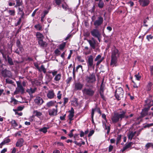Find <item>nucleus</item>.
<instances>
[{
    "mask_svg": "<svg viewBox=\"0 0 153 153\" xmlns=\"http://www.w3.org/2000/svg\"><path fill=\"white\" fill-rule=\"evenodd\" d=\"M145 102L146 103V105L148 107L147 108H149V109L150 107L152 106V100L151 97L145 100Z\"/></svg>",
    "mask_w": 153,
    "mask_h": 153,
    "instance_id": "nucleus-19",
    "label": "nucleus"
},
{
    "mask_svg": "<svg viewBox=\"0 0 153 153\" xmlns=\"http://www.w3.org/2000/svg\"><path fill=\"white\" fill-rule=\"evenodd\" d=\"M110 124H109L106 127H105V128H104L105 129V130H107V134H108L109 133L110 130Z\"/></svg>",
    "mask_w": 153,
    "mask_h": 153,
    "instance_id": "nucleus-45",
    "label": "nucleus"
},
{
    "mask_svg": "<svg viewBox=\"0 0 153 153\" xmlns=\"http://www.w3.org/2000/svg\"><path fill=\"white\" fill-rule=\"evenodd\" d=\"M57 98L59 100H60L62 97V94H61V91H59L57 94Z\"/></svg>",
    "mask_w": 153,
    "mask_h": 153,
    "instance_id": "nucleus-52",
    "label": "nucleus"
},
{
    "mask_svg": "<svg viewBox=\"0 0 153 153\" xmlns=\"http://www.w3.org/2000/svg\"><path fill=\"white\" fill-rule=\"evenodd\" d=\"M16 45L17 47L20 46H22L21 44L20 41L19 39L17 40L16 41Z\"/></svg>",
    "mask_w": 153,
    "mask_h": 153,
    "instance_id": "nucleus-54",
    "label": "nucleus"
},
{
    "mask_svg": "<svg viewBox=\"0 0 153 153\" xmlns=\"http://www.w3.org/2000/svg\"><path fill=\"white\" fill-rule=\"evenodd\" d=\"M74 84L75 90H80L82 89L83 86V85L79 82H75Z\"/></svg>",
    "mask_w": 153,
    "mask_h": 153,
    "instance_id": "nucleus-13",
    "label": "nucleus"
},
{
    "mask_svg": "<svg viewBox=\"0 0 153 153\" xmlns=\"http://www.w3.org/2000/svg\"><path fill=\"white\" fill-rule=\"evenodd\" d=\"M122 136L121 135H118L117 138L116 145H117L120 142Z\"/></svg>",
    "mask_w": 153,
    "mask_h": 153,
    "instance_id": "nucleus-44",
    "label": "nucleus"
},
{
    "mask_svg": "<svg viewBox=\"0 0 153 153\" xmlns=\"http://www.w3.org/2000/svg\"><path fill=\"white\" fill-rule=\"evenodd\" d=\"M24 140L22 138L19 139L16 143V147H21L23 145Z\"/></svg>",
    "mask_w": 153,
    "mask_h": 153,
    "instance_id": "nucleus-20",
    "label": "nucleus"
},
{
    "mask_svg": "<svg viewBox=\"0 0 153 153\" xmlns=\"http://www.w3.org/2000/svg\"><path fill=\"white\" fill-rule=\"evenodd\" d=\"M113 146H112L111 145H110L109 147V148H108V151L109 152H111L113 149Z\"/></svg>",
    "mask_w": 153,
    "mask_h": 153,
    "instance_id": "nucleus-63",
    "label": "nucleus"
},
{
    "mask_svg": "<svg viewBox=\"0 0 153 153\" xmlns=\"http://www.w3.org/2000/svg\"><path fill=\"white\" fill-rule=\"evenodd\" d=\"M68 99L67 98L65 97L64 99V102L63 104V105L65 106V105L68 102Z\"/></svg>",
    "mask_w": 153,
    "mask_h": 153,
    "instance_id": "nucleus-53",
    "label": "nucleus"
},
{
    "mask_svg": "<svg viewBox=\"0 0 153 153\" xmlns=\"http://www.w3.org/2000/svg\"><path fill=\"white\" fill-rule=\"evenodd\" d=\"M104 59V57H102V56H101V59L98 62H97L96 63V65L98 66L100 64L102 61Z\"/></svg>",
    "mask_w": 153,
    "mask_h": 153,
    "instance_id": "nucleus-49",
    "label": "nucleus"
},
{
    "mask_svg": "<svg viewBox=\"0 0 153 153\" xmlns=\"http://www.w3.org/2000/svg\"><path fill=\"white\" fill-rule=\"evenodd\" d=\"M151 147L153 148V143H148L145 145V148L146 150Z\"/></svg>",
    "mask_w": 153,
    "mask_h": 153,
    "instance_id": "nucleus-37",
    "label": "nucleus"
},
{
    "mask_svg": "<svg viewBox=\"0 0 153 153\" xmlns=\"http://www.w3.org/2000/svg\"><path fill=\"white\" fill-rule=\"evenodd\" d=\"M40 71H39L40 72L42 71L45 74H46V69L45 68L44 66L42 65H41L40 68Z\"/></svg>",
    "mask_w": 153,
    "mask_h": 153,
    "instance_id": "nucleus-38",
    "label": "nucleus"
},
{
    "mask_svg": "<svg viewBox=\"0 0 153 153\" xmlns=\"http://www.w3.org/2000/svg\"><path fill=\"white\" fill-rule=\"evenodd\" d=\"M94 130H92L90 131L89 134L88 135V137H90L94 133Z\"/></svg>",
    "mask_w": 153,
    "mask_h": 153,
    "instance_id": "nucleus-57",
    "label": "nucleus"
},
{
    "mask_svg": "<svg viewBox=\"0 0 153 153\" xmlns=\"http://www.w3.org/2000/svg\"><path fill=\"white\" fill-rule=\"evenodd\" d=\"M45 80H47L48 82H50L52 79V76L49 74H45Z\"/></svg>",
    "mask_w": 153,
    "mask_h": 153,
    "instance_id": "nucleus-30",
    "label": "nucleus"
},
{
    "mask_svg": "<svg viewBox=\"0 0 153 153\" xmlns=\"http://www.w3.org/2000/svg\"><path fill=\"white\" fill-rule=\"evenodd\" d=\"M101 55L99 54L97 55L96 57V58L94 59V61L96 62L97 61L98 62L101 59Z\"/></svg>",
    "mask_w": 153,
    "mask_h": 153,
    "instance_id": "nucleus-48",
    "label": "nucleus"
},
{
    "mask_svg": "<svg viewBox=\"0 0 153 153\" xmlns=\"http://www.w3.org/2000/svg\"><path fill=\"white\" fill-rule=\"evenodd\" d=\"M49 127H43V128H41L39 130V131L42 132L45 134L48 131V129Z\"/></svg>",
    "mask_w": 153,
    "mask_h": 153,
    "instance_id": "nucleus-33",
    "label": "nucleus"
},
{
    "mask_svg": "<svg viewBox=\"0 0 153 153\" xmlns=\"http://www.w3.org/2000/svg\"><path fill=\"white\" fill-rule=\"evenodd\" d=\"M98 6L100 8H102L104 6V3L102 0H99Z\"/></svg>",
    "mask_w": 153,
    "mask_h": 153,
    "instance_id": "nucleus-36",
    "label": "nucleus"
},
{
    "mask_svg": "<svg viewBox=\"0 0 153 153\" xmlns=\"http://www.w3.org/2000/svg\"><path fill=\"white\" fill-rule=\"evenodd\" d=\"M72 104L75 106H77L78 105V99L76 98H75L74 100L72 101Z\"/></svg>",
    "mask_w": 153,
    "mask_h": 153,
    "instance_id": "nucleus-40",
    "label": "nucleus"
},
{
    "mask_svg": "<svg viewBox=\"0 0 153 153\" xmlns=\"http://www.w3.org/2000/svg\"><path fill=\"white\" fill-rule=\"evenodd\" d=\"M33 113L34 115H33V117L36 116L38 118H39L40 117L42 114V113L37 110H34L33 112Z\"/></svg>",
    "mask_w": 153,
    "mask_h": 153,
    "instance_id": "nucleus-29",
    "label": "nucleus"
},
{
    "mask_svg": "<svg viewBox=\"0 0 153 153\" xmlns=\"http://www.w3.org/2000/svg\"><path fill=\"white\" fill-rule=\"evenodd\" d=\"M95 108H92L91 110V118L94 117V112L95 111Z\"/></svg>",
    "mask_w": 153,
    "mask_h": 153,
    "instance_id": "nucleus-59",
    "label": "nucleus"
},
{
    "mask_svg": "<svg viewBox=\"0 0 153 153\" xmlns=\"http://www.w3.org/2000/svg\"><path fill=\"white\" fill-rule=\"evenodd\" d=\"M134 76H135L136 79L138 80H139L141 78V76L139 75V73H138L137 74H136Z\"/></svg>",
    "mask_w": 153,
    "mask_h": 153,
    "instance_id": "nucleus-51",
    "label": "nucleus"
},
{
    "mask_svg": "<svg viewBox=\"0 0 153 153\" xmlns=\"http://www.w3.org/2000/svg\"><path fill=\"white\" fill-rule=\"evenodd\" d=\"M86 80L89 83H93L95 82L96 79L95 74L94 73L90 74L89 76H86Z\"/></svg>",
    "mask_w": 153,
    "mask_h": 153,
    "instance_id": "nucleus-7",
    "label": "nucleus"
},
{
    "mask_svg": "<svg viewBox=\"0 0 153 153\" xmlns=\"http://www.w3.org/2000/svg\"><path fill=\"white\" fill-rule=\"evenodd\" d=\"M6 83L10 84H12L13 83V82L12 80L8 79H6Z\"/></svg>",
    "mask_w": 153,
    "mask_h": 153,
    "instance_id": "nucleus-50",
    "label": "nucleus"
},
{
    "mask_svg": "<svg viewBox=\"0 0 153 153\" xmlns=\"http://www.w3.org/2000/svg\"><path fill=\"white\" fill-rule=\"evenodd\" d=\"M140 5L143 7L147 6L150 3L149 0H139Z\"/></svg>",
    "mask_w": 153,
    "mask_h": 153,
    "instance_id": "nucleus-14",
    "label": "nucleus"
},
{
    "mask_svg": "<svg viewBox=\"0 0 153 153\" xmlns=\"http://www.w3.org/2000/svg\"><path fill=\"white\" fill-rule=\"evenodd\" d=\"M34 27L39 30H41L42 29V27L39 24H38L37 25H35Z\"/></svg>",
    "mask_w": 153,
    "mask_h": 153,
    "instance_id": "nucleus-47",
    "label": "nucleus"
},
{
    "mask_svg": "<svg viewBox=\"0 0 153 153\" xmlns=\"http://www.w3.org/2000/svg\"><path fill=\"white\" fill-rule=\"evenodd\" d=\"M87 62L88 68L92 67L94 68L95 65L93 63V57L92 55H90L88 57Z\"/></svg>",
    "mask_w": 153,
    "mask_h": 153,
    "instance_id": "nucleus-8",
    "label": "nucleus"
},
{
    "mask_svg": "<svg viewBox=\"0 0 153 153\" xmlns=\"http://www.w3.org/2000/svg\"><path fill=\"white\" fill-rule=\"evenodd\" d=\"M87 41L91 48L94 49H95L96 48V42L94 39V38H92L91 40L88 39Z\"/></svg>",
    "mask_w": 153,
    "mask_h": 153,
    "instance_id": "nucleus-11",
    "label": "nucleus"
},
{
    "mask_svg": "<svg viewBox=\"0 0 153 153\" xmlns=\"http://www.w3.org/2000/svg\"><path fill=\"white\" fill-rule=\"evenodd\" d=\"M149 109V108H144L141 113L140 116V117H143L147 114L148 111Z\"/></svg>",
    "mask_w": 153,
    "mask_h": 153,
    "instance_id": "nucleus-18",
    "label": "nucleus"
},
{
    "mask_svg": "<svg viewBox=\"0 0 153 153\" xmlns=\"http://www.w3.org/2000/svg\"><path fill=\"white\" fill-rule=\"evenodd\" d=\"M47 97L49 99H52L55 97V94L53 90L49 91L47 95Z\"/></svg>",
    "mask_w": 153,
    "mask_h": 153,
    "instance_id": "nucleus-16",
    "label": "nucleus"
},
{
    "mask_svg": "<svg viewBox=\"0 0 153 153\" xmlns=\"http://www.w3.org/2000/svg\"><path fill=\"white\" fill-rule=\"evenodd\" d=\"M14 102V104H16L18 102V101L14 98H11V102Z\"/></svg>",
    "mask_w": 153,
    "mask_h": 153,
    "instance_id": "nucleus-61",
    "label": "nucleus"
},
{
    "mask_svg": "<svg viewBox=\"0 0 153 153\" xmlns=\"http://www.w3.org/2000/svg\"><path fill=\"white\" fill-rule=\"evenodd\" d=\"M95 109V111H96L100 114H101V112L100 111L99 108H97L96 107Z\"/></svg>",
    "mask_w": 153,
    "mask_h": 153,
    "instance_id": "nucleus-58",
    "label": "nucleus"
},
{
    "mask_svg": "<svg viewBox=\"0 0 153 153\" xmlns=\"http://www.w3.org/2000/svg\"><path fill=\"white\" fill-rule=\"evenodd\" d=\"M124 91L123 88L121 87L117 88L115 92V96L118 100H120L121 98L123 97Z\"/></svg>",
    "mask_w": 153,
    "mask_h": 153,
    "instance_id": "nucleus-4",
    "label": "nucleus"
},
{
    "mask_svg": "<svg viewBox=\"0 0 153 153\" xmlns=\"http://www.w3.org/2000/svg\"><path fill=\"white\" fill-rule=\"evenodd\" d=\"M66 45L65 43L64 42L59 45V49L61 50L63 49L65 47Z\"/></svg>",
    "mask_w": 153,
    "mask_h": 153,
    "instance_id": "nucleus-46",
    "label": "nucleus"
},
{
    "mask_svg": "<svg viewBox=\"0 0 153 153\" xmlns=\"http://www.w3.org/2000/svg\"><path fill=\"white\" fill-rule=\"evenodd\" d=\"M153 84L151 82H149L146 87V89L148 91H150L151 89V87L152 86Z\"/></svg>",
    "mask_w": 153,
    "mask_h": 153,
    "instance_id": "nucleus-39",
    "label": "nucleus"
},
{
    "mask_svg": "<svg viewBox=\"0 0 153 153\" xmlns=\"http://www.w3.org/2000/svg\"><path fill=\"white\" fill-rule=\"evenodd\" d=\"M18 14L21 15V17H22L24 15V13L23 11V7L22 6L21 7H18Z\"/></svg>",
    "mask_w": 153,
    "mask_h": 153,
    "instance_id": "nucleus-25",
    "label": "nucleus"
},
{
    "mask_svg": "<svg viewBox=\"0 0 153 153\" xmlns=\"http://www.w3.org/2000/svg\"><path fill=\"white\" fill-rule=\"evenodd\" d=\"M1 74L4 78H11L12 76L11 72L6 68L2 69L1 70Z\"/></svg>",
    "mask_w": 153,
    "mask_h": 153,
    "instance_id": "nucleus-6",
    "label": "nucleus"
},
{
    "mask_svg": "<svg viewBox=\"0 0 153 153\" xmlns=\"http://www.w3.org/2000/svg\"><path fill=\"white\" fill-rule=\"evenodd\" d=\"M35 103L38 105H41L44 102L42 99L39 97H36L34 100Z\"/></svg>",
    "mask_w": 153,
    "mask_h": 153,
    "instance_id": "nucleus-12",
    "label": "nucleus"
},
{
    "mask_svg": "<svg viewBox=\"0 0 153 153\" xmlns=\"http://www.w3.org/2000/svg\"><path fill=\"white\" fill-rule=\"evenodd\" d=\"M146 38L148 40V41H149L150 39H152L153 38V36L151 35H147L146 36Z\"/></svg>",
    "mask_w": 153,
    "mask_h": 153,
    "instance_id": "nucleus-60",
    "label": "nucleus"
},
{
    "mask_svg": "<svg viewBox=\"0 0 153 153\" xmlns=\"http://www.w3.org/2000/svg\"><path fill=\"white\" fill-rule=\"evenodd\" d=\"M120 52L117 49L115 48L112 49L110 64L111 65L117 66V59L120 56Z\"/></svg>",
    "mask_w": 153,
    "mask_h": 153,
    "instance_id": "nucleus-2",
    "label": "nucleus"
},
{
    "mask_svg": "<svg viewBox=\"0 0 153 153\" xmlns=\"http://www.w3.org/2000/svg\"><path fill=\"white\" fill-rule=\"evenodd\" d=\"M16 82L17 87L14 92V95L18 94L19 93H21L22 94H24L25 92V88L23 87L21 82L18 81H17Z\"/></svg>",
    "mask_w": 153,
    "mask_h": 153,
    "instance_id": "nucleus-3",
    "label": "nucleus"
},
{
    "mask_svg": "<svg viewBox=\"0 0 153 153\" xmlns=\"http://www.w3.org/2000/svg\"><path fill=\"white\" fill-rule=\"evenodd\" d=\"M82 92L84 95L92 97L93 96L95 91L91 88H85L82 90Z\"/></svg>",
    "mask_w": 153,
    "mask_h": 153,
    "instance_id": "nucleus-5",
    "label": "nucleus"
},
{
    "mask_svg": "<svg viewBox=\"0 0 153 153\" xmlns=\"http://www.w3.org/2000/svg\"><path fill=\"white\" fill-rule=\"evenodd\" d=\"M102 117L104 119L106 122H107V120L106 118V116L104 114H103L102 115Z\"/></svg>",
    "mask_w": 153,
    "mask_h": 153,
    "instance_id": "nucleus-62",
    "label": "nucleus"
},
{
    "mask_svg": "<svg viewBox=\"0 0 153 153\" xmlns=\"http://www.w3.org/2000/svg\"><path fill=\"white\" fill-rule=\"evenodd\" d=\"M16 2V4L15 5L14 7L17 8L18 7L22 6L23 4L22 0H15Z\"/></svg>",
    "mask_w": 153,
    "mask_h": 153,
    "instance_id": "nucleus-27",
    "label": "nucleus"
},
{
    "mask_svg": "<svg viewBox=\"0 0 153 153\" xmlns=\"http://www.w3.org/2000/svg\"><path fill=\"white\" fill-rule=\"evenodd\" d=\"M49 114L51 116H55L57 115V109L53 108L49 109L48 110Z\"/></svg>",
    "mask_w": 153,
    "mask_h": 153,
    "instance_id": "nucleus-15",
    "label": "nucleus"
},
{
    "mask_svg": "<svg viewBox=\"0 0 153 153\" xmlns=\"http://www.w3.org/2000/svg\"><path fill=\"white\" fill-rule=\"evenodd\" d=\"M36 36L38 41L43 40L44 37L42 34L39 32H37L36 33Z\"/></svg>",
    "mask_w": 153,
    "mask_h": 153,
    "instance_id": "nucleus-23",
    "label": "nucleus"
},
{
    "mask_svg": "<svg viewBox=\"0 0 153 153\" xmlns=\"http://www.w3.org/2000/svg\"><path fill=\"white\" fill-rule=\"evenodd\" d=\"M77 59L78 61L80 62H82L84 61V60L81 58V57L80 56H77Z\"/></svg>",
    "mask_w": 153,
    "mask_h": 153,
    "instance_id": "nucleus-55",
    "label": "nucleus"
},
{
    "mask_svg": "<svg viewBox=\"0 0 153 153\" xmlns=\"http://www.w3.org/2000/svg\"><path fill=\"white\" fill-rule=\"evenodd\" d=\"M133 114H131L130 115L127 114L126 110H122L119 112H115L111 118V120L114 123H116L121 121L123 119H127L129 117H131Z\"/></svg>",
    "mask_w": 153,
    "mask_h": 153,
    "instance_id": "nucleus-1",
    "label": "nucleus"
},
{
    "mask_svg": "<svg viewBox=\"0 0 153 153\" xmlns=\"http://www.w3.org/2000/svg\"><path fill=\"white\" fill-rule=\"evenodd\" d=\"M91 33L93 36L97 38L99 42H100L101 35L97 30L94 29L91 31Z\"/></svg>",
    "mask_w": 153,
    "mask_h": 153,
    "instance_id": "nucleus-9",
    "label": "nucleus"
},
{
    "mask_svg": "<svg viewBox=\"0 0 153 153\" xmlns=\"http://www.w3.org/2000/svg\"><path fill=\"white\" fill-rule=\"evenodd\" d=\"M7 61L8 63L10 65H14L13 62V61L12 59L9 56H7Z\"/></svg>",
    "mask_w": 153,
    "mask_h": 153,
    "instance_id": "nucleus-35",
    "label": "nucleus"
},
{
    "mask_svg": "<svg viewBox=\"0 0 153 153\" xmlns=\"http://www.w3.org/2000/svg\"><path fill=\"white\" fill-rule=\"evenodd\" d=\"M36 90V88H30V89H27L26 90L27 92L28 93L30 96L33 94L34 93Z\"/></svg>",
    "mask_w": 153,
    "mask_h": 153,
    "instance_id": "nucleus-22",
    "label": "nucleus"
},
{
    "mask_svg": "<svg viewBox=\"0 0 153 153\" xmlns=\"http://www.w3.org/2000/svg\"><path fill=\"white\" fill-rule=\"evenodd\" d=\"M10 141V139L8 138H5L3 141L0 144V146L2 147L3 145H5L7 143Z\"/></svg>",
    "mask_w": 153,
    "mask_h": 153,
    "instance_id": "nucleus-26",
    "label": "nucleus"
},
{
    "mask_svg": "<svg viewBox=\"0 0 153 153\" xmlns=\"http://www.w3.org/2000/svg\"><path fill=\"white\" fill-rule=\"evenodd\" d=\"M104 89L103 87L102 86V85H101L100 90V94L101 96V97L102 99L104 100H105V96L104 95Z\"/></svg>",
    "mask_w": 153,
    "mask_h": 153,
    "instance_id": "nucleus-21",
    "label": "nucleus"
},
{
    "mask_svg": "<svg viewBox=\"0 0 153 153\" xmlns=\"http://www.w3.org/2000/svg\"><path fill=\"white\" fill-rule=\"evenodd\" d=\"M61 74H59L55 76V77L54 79L55 81H59L61 79Z\"/></svg>",
    "mask_w": 153,
    "mask_h": 153,
    "instance_id": "nucleus-34",
    "label": "nucleus"
},
{
    "mask_svg": "<svg viewBox=\"0 0 153 153\" xmlns=\"http://www.w3.org/2000/svg\"><path fill=\"white\" fill-rule=\"evenodd\" d=\"M17 47L18 48L16 49L15 52L19 55L22 53L24 51V49L22 46H20Z\"/></svg>",
    "mask_w": 153,
    "mask_h": 153,
    "instance_id": "nucleus-17",
    "label": "nucleus"
},
{
    "mask_svg": "<svg viewBox=\"0 0 153 153\" xmlns=\"http://www.w3.org/2000/svg\"><path fill=\"white\" fill-rule=\"evenodd\" d=\"M54 1L56 5L58 6L61 3V0H54Z\"/></svg>",
    "mask_w": 153,
    "mask_h": 153,
    "instance_id": "nucleus-56",
    "label": "nucleus"
},
{
    "mask_svg": "<svg viewBox=\"0 0 153 153\" xmlns=\"http://www.w3.org/2000/svg\"><path fill=\"white\" fill-rule=\"evenodd\" d=\"M38 42L39 45L41 47H46L47 45V44L46 42L43 41V40H41L38 41Z\"/></svg>",
    "mask_w": 153,
    "mask_h": 153,
    "instance_id": "nucleus-24",
    "label": "nucleus"
},
{
    "mask_svg": "<svg viewBox=\"0 0 153 153\" xmlns=\"http://www.w3.org/2000/svg\"><path fill=\"white\" fill-rule=\"evenodd\" d=\"M103 22V18L101 16H99L97 19L94 22V25L95 26V27L97 28L101 25L102 24Z\"/></svg>",
    "mask_w": 153,
    "mask_h": 153,
    "instance_id": "nucleus-10",
    "label": "nucleus"
},
{
    "mask_svg": "<svg viewBox=\"0 0 153 153\" xmlns=\"http://www.w3.org/2000/svg\"><path fill=\"white\" fill-rule=\"evenodd\" d=\"M74 115L73 113H70V114L68 116V117L69 119L70 120V121L73 120V118L74 117Z\"/></svg>",
    "mask_w": 153,
    "mask_h": 153,
    "instance_id": "nucleus-42",
    "label": "nucleus"
},
{
    "mask_svg": "<svg viewBox=\"0 0 153 153\" xmlns=\"http://www.w3.org/2000/svg\"><path fill=\"white\" fill-rule=\"evenodd\" d=\"M8 13L10 16H14L15 15V12L14 10H9L8 11Z\"/></svg>",
    "mask_w": 153,
    "mask_h": 153,
    "instance_id": "nucleus-43",
    "label": "nucleus"
},
{
    "mask_svg": "<svg viewBox=\"0 0 153 153\" xmlns=\"http://www.w3.org/2000/svg\"><path fill=\"white\" fill-rule=\"evenodd\" d=\"M133 143L132 142H130L127 144H126L125 146L123 148L122 150V152H123L125 151L127 149L130 148L131 146V145L133 144Z\"/></svg>",
    "mask_w": 153,
    "mask_h": 153,
    "instance_id": "nucleus-31",
    "label": "nucleus"
},
{
    "mask_svg": "<svg viewBox=\"0 0 153 153\" xmlns=\"http://www.w3.org/2000/svg\"><path fill=\"white\" fill-rule=\"evenodd\" d=\"M136 133V131H134L133 132V131H131L130 132L129 134H128V138L129 139H130V140H131L133 137L134 136L135 134Z\"/></svg>",
    "mask_w": 153,
    "mask_h": 153,
    "instance_id": "nucleus-28",
    "label": "nucleus"
},
{
    "mask_svg": "<svg viewBox=\"0 0 153 153\" xmlns=\"http://www.w3.org/2000/svg\"><path fill=\"white\" fill-rule=\"evenodd\" d=\"M127 4H129L131 7H132L134 5V3L131 1L128 2Z\"/></svg>",
    "mask_w": 153,
    "mask_h": 153,
    "instance_id": "nucleus-64",
    "label": "nucleus"
},
{
    "mask_svg": "<svg viewBox=\"0 0 153 153\" xmlns=\"http://www.w3.org/2000/svg\"><path fill=\"white\" fill-rule=\"evenodd\" d=\"M10 123L13 127L15 128L18 126V124L15 120H12Z\"/></svg>",
    "mask_w": 153,
    "mask_h": 153,
    "instance_id": "nucleus-41",
    "label": "nucleus"
},
{
    "mask_svg": "<svg viewBox=\"0 0 153 153\" xmlns=\"http://www.w3.org/2000/svg\"><path fill=\"white\" fill-rule=\"evenodd\" d=\"M56 102V101H51L47 103L46 105L48 107H50L52 106H53L55 103Z\"/></svg>",
    "mask_w": 153,
    "mask_h": 153,
    "instance_id": "nucleus-32",
    "label": "nucleus"
}]
</instances>
